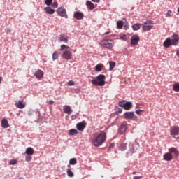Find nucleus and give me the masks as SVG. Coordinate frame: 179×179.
Listing matches in <instances>:
<instances>
[{"instance_id": "4be33fe9", "label": "nucleus", "mask_w": 179, "mask_h": 179, "mask_svg": "<svg viewBox=\"0 0 179 179\" xmlns=\"http://www.w3.org/2000/svg\"><path fill=\"white\" fill-rule=\"evenodd\" d=\"M45 11L46 12V13H48V15H54V13H55V10L51 8V7H45Z\"/></svg>"}, {"instance_id": "20e7f679", "label": "nucleus", "mask_w": 179, "mask_h": 179, "mask_svg": "<svg viewBox=\"0 0 179 179\" xmlns=\"http://www.w3.org/2000/svg\"><path fill=\"white\" fill-rule=\"evenodd\" d=\"M94 86H104L106 85V76L104 74H100L96 76V80L94 79L92 80Z\"/></svg>"}, {"instance_id": "b1692460", "label": "nucleus", "mask_w": 179, "mask_h": 179, "mask_svg": "<svg viewBox=\"0 0 179 179\" xmlns=\"http://www.w3.org/2000/svg\"><path fill=\"white\" fill-rule=\"evenodd\" d=\"M1 127L2 128H9V123L8 122V120L3 119L1 120Z\"/></svg>"}, {"instance_id": "7c9ffc66", "label": "nucleus", "mask_w": 179, "mask_h": 179, "mask_svg": "<svg viewBox=\"0 0 179 179\" xmlns=\"http://www.w3.org/2000/svg\"><path fill=\"white\" fill-rule=\"evenodd\" d=\"M76 163H78V162L76 161V158H71L69 160V164H71V166H75V164H76Z\"/></svg>"}, {"instance_id": "4c0bfd02", "label": "nucleus", "mask_w": 179, "mask_h": 179, "mask_svg": "<svg viewBox=\"0 0 179 179\" xmlns=\"http://www.w3.org/2000/svg\"><path fill=\"white\" fill-rule=\"evenodd\" d=\"M45 3L48 6H50V5H51V3H52V0H45Z\"/></svg>"}, {"instance_id": "c756f323", "label": "nucleus", "mask_w": 179, "mask_h": 179, "mask_svg": "<svg viewBox=\"0 0 179 179\" xmlns=\"http://www.w3.org/2000/svg\"><path fill=\"white\" fill-rule=\"evenodd\" d=\"M120 150L124 152V150H127V143H122L120 145L119 148Z\"/></svg>"}, {"instance_id": "5701e85b", "label": "nucleus", "mask_w": 179, "mask_h": 179, "mask_svg": "<svg viewBox=\"0 0 179 179\" xmlns=\"http://www.w3.org/2000/svg\"><path fill=\"white\" fill-rule=\"evenodd\" d=\"M124 110H131L132 108V103L131 102H126L123 106Z\"/></svg>"}, {"instance_id": "de8ad7c7", "label": "nucleus", "mask_w": 179, "mask_h": 179, "mask_svg": "<svg viewBox=\"0 0 179 179\" xmlns=\"http://www.w3.org/2000/svg\"><path fill=\"white\" fill-rule=\"evenodd\" d=\"M142 178V176H134L133 179H141Z\"/></svg>"}, {"instance_id": "c03bdc74", "label": "nucleus", "mask_w": 179, "mask_h": 179, "mask_svg": "<svg viewBox=\"0 0 179 179\" xmlns=\"http://www.w3.org/2000/svg\"><path fill=\"white\" fill-rule=\"evenodd\" d=\"M141 113H143V110H136V114H137L138 115H139L141 114Z\"/></svg>"}, {"instance_id": "79ce46f5", "label": "nucleus", "mask_w": 179, "mask_h": 179, "mask_svg": "<svg viewBox=\"0 0 179 179\" xmlns=\"http://www.w3.org/2000/svg\"><path fill=\"white\" fill-rule=\"evenodd\" d=\"M125 105V103L122 101L119 102V107H122L124 108V106Z\"/></svg>"}, {"instance_id": "bb28decb", "label": "nucleus", "mask_w": 179, "mask_h": 179, "mask_svg": "<svg viewBox=\"0 0 179 179\" xmlns=\"http://www.w3.org/2000/svg\"><path fill=\"white\" fill-rule=\"evenodd\" d=\"M133 30H134V31H136V30H139V29H141V24H134V25L131 26Z\"/></svg>"}, {"instance_id": "6e6552de", "label": "nucleus", "mask_w": 179, "mask_h": 179, "mask_svg": "<svg viewBox=\"0 0 179 179\" xmlns=\"http://www.w3.org/2000/svg\"><path fill=\"white\" fill-rule=\"evenodd\" d=\"M15 107L17 108H20V110L26 107V102L24 100H19L15 103Z\"/></svg>"}, {"instance_id": "a19ab883", "label": "nucleus", "mask_w": 179, "mask_h": 179, "mask_svg": "<svg viewBox=\"0 0 179 179\" xmlns=\"http://www.w3.org/2000/svg\"><path fill=\"white\" fill-rule=\"evenodd\" d=\"M68 85H69V86H74V85H75V82H73V80H70V81L68 83Z\"/></svg>"}, {"instance_id": "37998d69", "label": "nucleus", "mask_w": 179, "mask_h": 179, "mask_svg": "<svg viewBox=\"0 0 179 179\" xmlns=\"http://www.w3.org/2000/svg\"><path fill=\"white\" fill-rule=\"evenodd\" d=\"M171 13H173V12L171 11V10H168L167 13H166V16H171Z\"/></svg>"}, {"instance_id": "ea45409f", "label": "nucleus", "mask_w": 179, "mask_h": 179, "mask_svg": "<svg viewBox=\"0 0 179 179\" xmlns=\"http://www.w3.org/2000/svg\"><path fill=\"white\" fill-rule=\"evenodd\" d=\"M32 157L30 155L26 156L25 160L26 162H30L31 160Z\"/></svg>"}, {"instance_id": "1a4fd4ad", "label": "nucleus", "mask_w": 179, "mask_h": 179, "mask_svg": "<svg viewBox=\"0 0 179 179\" xmlns=\"http://www.w3.org/2000/svg\"><path fill=\"white\" fill-rule=\"evenodd\" d=\"M171 135H173L174 136L179 135V127L173 126L171 128L170 130Z\"/></svg>"}, {"instance_id": "7ed1b4c3", "label": "nucleus", "mask_w": 179, "mask_h": 179, "mask_svg": "<svg viewBox=\"0 0 179 179\" xmlns=\"http://www.w3.org/2000/svg\"><path fill=\"white\" fill-rule=\"evenodd\" d=\"M70 47L66 45H62L60 46L61 51H64L62 54L63 59H66V61H70L72 59V52L69 50Z\"/></svg>"}, {"instance_id": "4468645a", "label": "nucleus", "mask_w": 179, "mask_h": 179, "mask_svg": "<svg viewBox=\"0 0 179 179\" xmlns=\"http://www.w3.org/2000/svg\"><path fill=\"white\" fill-rule=\"evenodd\" d=\"M148 23H152V21H149V22L147 21L144 23V25L143 27V30L144 31H149V30H152V28L153 27V26L146 25V24H148Z\"/></svg>"}, {"instance_id": "4d7b16f0", "label": "nucleus", "mask_w": 179, "mask_h": 179, "mask_svg": "<svg viewBox=\"0 0 179 179\" xmlns=\"http://www.w3.org/2000/svg\"><path fill=\"white\" fill-rule=\"evenodd\" d=\"M132 174L135 175V174H136V171L132 172Z\"/></svg>"}, {"instance_id": "412c9836", "label": "nucleus", "mask_w": 179, "mask_h": 179, "mask_svg": "<svg viewBox=\"0 0 179 179\" xmlns=\"http://www.w3.org/2000/svg\"><path fill=\"white\" fill-rule=\"evenodd\" d=\"M68 40H69V38H68V36H66V35H61L59 36V41L63 42V43H68Z\"/></svg>"}, {"instance_id": "49530a36", "label": "nucleus", "mask_w": 179, "mask_h": 179, "mask_svg": "<svg viewBox=\"0 0 179 179\" xmlns=\"http://www.w3.org/2000/svg\"><path fill=\"white\" fill-rule=\"evenodd\" d=\"M108 149H114V143L110 144Z\"/></svg>"}, {"instance_id": "58836bf2", "label": "nucleus", "mask_w": 179, "mask_h": 179, "mask_svg": "<svg viewBox=\"0 0 179 179\" xmlns=\"http://www.w3.org/2000/svg\"><path fill=\"white\" fill-rule=\"evenodd\" d=\"M52 8H58V2L54 1L52 4Z\"/></svg>"}, {"instance_id": "13d9d810", "label": "nucleus", "mask_w": 179, "mask_h": 179, "mask_svg": "<svg viewBox=\"0 0 179 179\" xmlns=\"http://www.w3.org/2000/svg\"><path fill=\"white\" fill-rule=\"evenodd\" d=\"M68 167H71V165H68Z\"/></svg>"}, {"instance_id": "dca6fc26", "label": "nucleus", "mask_w": 179, "mask_h": 179, "mask_svg": "<svg viewBox=\"0 0 179 179\" xmlns=\"http://www.w3.org/2000/svg\"><path fill=\"white\" fill-rule=\"evenodd\" d=\"M43 76H44V72H43V71L41 70H38L34 73V76H36L37 79H42Z\"/></svg>"}, {"instance_id": "2f4dec72", "label": "nucleus", "mask_w": 179, "mask_h": 179, "mask_svg": "<svg viewBox=\"0 0 179 179\" xmlns=\"http://www.w3.org/2000/svg\"><path fill=\"white\" fill-rule=\"evenodd\" d=\"M52 59L55 61V59H58V52L55 51L52 54Z\"/></svg>"}, {"instance_id": "3c124183", "label": "nucleus", "mask_w": 179, "mask_h": 179, "mask_svg": "<svg viewBox=\"0 0 179 179\" xmlns=\"http://www.w3.org/2000/svg\"><path fill=\"white\" fill-rule=\"evenodd\" d=\"M6 31L7 34H8V33H10L11 30H10V29H6Z\"/></svg>"}, {"instance_id": "6e6d98bb", "label": "nucleus", "mask_w": 179, "mask_h": 179, "mask_svg": "<svg viewBox=\"0 0 179 179\" xmlns=\"http://www.w3.org/2000/svg\"><path fill=\"white\" fill-rule=\"evenodd\" d=\"M2 82V77H0V83Z\"/></svg>"}, {"instance_id": "f3484780", "label": "nucleus", "mask_w": 179, "mask_h": 179, "mask_svg": "<svg viewBox=\"0 0 179 179\" xmlns=\"http://www.w3.org/2000/svg\"><path fill=\"white\" fill-rule=\"evenodd\" d=\"M164 160H166V162H170L173 160V155L170 154V152H166L164 155Z\"/></svg>"}, {"instance_id": "39448f33", "label": "nucleus", "mask_w": 179, "mask_h": 179, "mask_svg": "<svg viewBox=\"0 0 179 179\" xmlns=\"http://www.w3.org/2000/svg\"><path fill=\"white\" fill-rule=\"evenodd\" d=\"M100 45L108 48V50H110V48L114 47V41L113 39H103L101 41Z\"/></svg>"}, {"instance_id": "f704fd0d", "label": "nucleus", "mask_w": 179, "mask_h": 179, "mask_svg": "<svg viewBox=\"0 0 179 179\" xmlns=\"http://www.w3.org/2000/svg\"><path fill=\"white\" fill-rule=\"evenodd\" d=\"M101 65L97 64L95 67V71H96V72H101Z\"/></svg>"}, {"instance_id": "72a5a7b5", "label": "nucleus", "mask_w": 179, "mask_h": 179, "mask_svg": "<svg viewBox=\"0 0 179 179\" xmlns=\"http://www.w3.org/2000/svg\"><path fill=\"white\" fill-rule=\"evenodd\" d=\"M173 90H174V92H179V84L173 85Z\"/></svg>"}, {"instance_id": "9b49d317", "label": "nucleus", "mask_w": 179, "mask_h": 179, "mask_svg": "<svg viewBox=\"0 0 179 179\" xmlns=\"http://www.w3.org/2000/svg\"><path fill=\"white\" fill-rule=\"evenodd\" d=\"M169 152L172 155V157H178L179 155V151L176 148H169Z\"/></svg>"}, {"instance_id": "aec40b11", "label": "nucleus", "mask_w": 179, "mask_h": 179, "mask_svg": "<svg viewBox=\"0 0 179 179\" xmlns=\"http://www.w3.org/2000/svg\"><path fill=\"white\" fill-rule=\"evenodd\" d=\"M127 128L128 127H127V124H122L119 129L120 134H121L122 135L125 134Z\"/></svg>"}, {"instance_id": "09e8293b", "label": "nucleus", "mask_w": 179, "mask_h": 179, "mask_svg": "<svg viewBox=\"0 0 179 179\" xmlns=\"http://www.w3.org/2000/svg\"><path fill=\"white\" fill-rule=\"evenodd\" d=\"M48 104L52 105V104H54V101H53L52 100H50V101L48 102Z\"/></svg>"}, {"instance_id": "2eb2a0df", "label": "nucleus", "mask_w": 179, "mask_h": 179, "mask_svg": "<svg viewBox=\"0 0 179 179\" xmlns=\"http://www.w3.org/2000/svg\"><path fill=\"white\" fill-rule=\"evenodd\" d=\"M135 143H130L129 145V152L131 153V155H133V153H135V150H136V148H135Z\"/></svg>"}, {"instance_id": "c85d7f7f", "label": "nucleus", "mask_w": 179, "mask_h": 179, "mask_svg": "<svg viewBox=\"0 0 179 179\" xmlns=\"http://www.w3.org/2000/svg\"><path fill=\"white\" fill-rule=\"evenodd\" d=\"M109 71H113L114 68H115V62H109Z\"/></svg>"}, {"instance_id": "603ef678", "label": "nucleus", "mask_w": 179, "mask_h": 179, "mask_svg": "<svg viewBox=\"0 0 179 179\" xmlns=\"http://www.w3.org/2000/svg\"><path fill=\"white\" fill-rule=\"evenodd\" d=\"M117 113L121 114L122 113V109H118Z\"/></svg>"}, {"instance_id": "393cba45", "label": "nucleus", "mask_w": 179, "mask_h": 179, "mask_svg": "<svg viewBox=\"0 0 179 179\" xmlns=\"http://www.w3.org/2000/svg\"><path fill=\"white\" fill-rule=\"evenodd\" d=\"M78 130L75 129H71L69 131V135H70V136H75V135H78Z\"/></svg>"}, {"instance_id": "f8f14e48", "label": "nucleus", "mask_w": 179, "mask_h": 179, "mask_svg": "<svg viewBox=\"0 0 179 179\" xmlns=\"http://www.w3.org/2000/svg\"><path fill=\"white\" fill-rule=\"evenodd\" d=\"M76 128L78 131H83V130L85 129V128H86V122H79L76 124Z\"/></svg>"}, {"instance_id": "423d86ee", "label": "nucleus", "mask_w": 179, "mask_h": 179, "mask_svg": "<svg viewBox=\"0 0 179 179\" xmlns=\"http://www.w3.org/2000/svg\"><path fill=\"white\" fill-rule=\"evenodd\" d=\"M124 118L126 120H132L133 121H136L138 120V117L135 115L134 112H127L124 113Z\"/></svg>"}, {"instance_id": "e433bc0d", "label": "nucleus", "mask_w": 179, "mask_h": 179, "mask_svg": "<svg viewBox=\"0 0 179 179\" xmlns=\"http://www.w3.org/2000/svg\"><path fill=\"white\" fill-rule=\"evenodd\" d=\"M16 163H17V160H16V159H11L9 162V164L10 166H13V165L16 164Z\"/></svg>"}, {"instance_id": "0eeeda50", "label": "nucleus", "mask_w": 179, "mask_h": 179, "mask_svg": "<svg viewBox=\"0 0 179 179\" xmlns=\"http://www.w3.org/2000/svg\"><path fill=\"white\" fill-rule=\"evenodd\" d=\"M57 15L61 16L62 17H65V19H68V15H66V10L64 7H59L57 10Z\"/></svg>"}, {"instance_id": "a878e982", "label": "nucleus", "mask_w": 179, "mask_h": 179, "mask_svg": "<svg viewBox=\"0 0 179 179\" xmlns=\"http://www.w3.org/2000/svg\"><path fill=\"white\" fill-rule=\"evenodd\" d=\"M86 6H87L88 9H90V10H93V9H94V4L90 1H87L86 2Z\"/></svg>"}, {"instance_id": "473e14b6", "label": "nucleus", "mask_w": 179, "mask_h": 179, "mask_svg": "<svg viewBox=\"0 0 179 179\" xmlns=\"http://www.w3.org/2000/svg\"><path fill=\"white\" fill-rule=\"evenodd\" d=\"M129 37L127 36V34H122L120 36V40H124V41H127L128 40Z\"/></svg>"}, {"instance_id": "ddd939ff", "label": "nucleus", "mask_w": 179, "mask_h": 179, "mask_svg": "<svg viewBox=\"0 0 179 179\" xmlns=\"http://www.w3.org/2000/svg\"><path fill=\"white\" fill-rule=\"evenodd\" d=\"M64 113L65 114H68V115H71L72 114V108H71V106L68 105H65L63 106Z\"/></svg>"}, {"instance_id": "a18cd8bd", "label": "nucleus", "mask_w": 179, "mask_h": 179, "mask_svg": "<svg viewBox=\"0 0 179 179\" xmlns=\"http://www.w3.org/2000/svg\"><path fill=\"white\" fill-rule=\"evenodd\" d=\"M125 30H128L129 29V27L128 26V22L126 23V24L124 26Z\"/></svg>"}, {"instance_id": "a211bd4d", "label": "nucleus", "mask_w": 179, "mask_h": 179, "mask_svg": "<svg viewBox=\"0 0 179 179\" xmlns=\"http://www.w3.org/2000/svg\"><path fill=\"white\" fill-rule=\"evenodd\" d=\"M74 17L77 19V20H82L83 19V13L80 12H76L74 13Z\"/></svg>"}, {"instance_id": "864d4df0", "label": "nucleus", "mask_w": 179, "mask_h": 179, "mask_svg": "<svg viewBox=\"0 0 179 179\" xmlns=\"http://www.w3.org/2000/svg\"><path fill=\"white\" fill-rule=\"evenodd\" d=\"M105 35L110 34V31H107L104 33Z\"/></svg>"}, {"instance_id": "f257e3e1", "label": "nucleus", "mask_w": 179, "mask_h": 179, "mask_svg": "<svg viewBox=\"0 0 179 179\" xmlns=\"http://www.w3.org/2000/svg\"><path fill=\"white\" fill-rule=\"evenodd\" d=\"M107 139V134L104 131H101L100 134L94 133L90 138V142L95 146L96 148H99L106 142Z\"/></svg>"}, {"instance_id": "c9c22d12", "label": "nucleus", "mask_w": 179, "mask_h": 179, "mask_svg": "<svg viewBox=\"0 0 179 179\" xmlns=\"http://www.w3.org/2000/svg\"><path fill=\"white\" fill-rule=\"evenodd\" d=\"M67 176L69 177H73V172L70 169H67Z\"/></svg>"}, {"instance_id": "6ab92c4d", "label": "nucleus", "mask_w": 179, "mask_h": 179, "mask_svg": "<svg viewBox=\"0 0 179 179\" xmlns=\"http://www.w3.org/2000/svg\"><path fill=\"white\" fill-rule=\"evenodd\" d=\"M26 155H28V156H33L34 155V149H33L31 147H29L25 150Z\"/></svg>"}, {"instance_id": "5fc2aeb1", "label": "nucleus", "mask_w": 179, "mask_h": 179, "mask_svg": "<svg viewBox=\"0 0 179 179\" xmlns=\"http://www.w3.org/2000/svg\"><path fill=\"white\" fill-rule=\"evenodd\" d=\"M176 55H178V57H179V50H178V51L176 52Z\"/></svg>"}, {"instance_id": "8fccbe9b", "label": "nucleus", "mask_w": 179, "mask_h": 179, "mask_svg": "<svg viewBox=\"0 0 179 179\" xmlns=\"http://www.w3.org/2000/svg\"><path fill=\"white\" fill-rule=\"evenodd\" d=\"M92 2H95L96 3H99V2H100V0H92Z\"/></svg>"}, {"instance_id": "cd10ccee", "label": "nucleus", "mask_w": 179, "mask_h": 179, "mask_svg": "<svg viewBox=\"0 0 179 179\" xmlns=\"http://www.w3.org/2000/svg\"><path fill=\"white\" fill-rule=\"evenodd\" d=\"M117 27L120 29H122V27H124V22H122V21H117Z\"/></svg>"}, {"instance_id": "9d476101", "label": "nucleus", "mask_w": 179, "mask_h": 179, "mask_svg": "<svg viewBox=\"0 0 179 179\" xmlns=\"http://www.w3.org/2000/svg\"><path fill=\"white\" fill-rule=\"evenodd\" d=\"M139 40H141L139 36L136 35H134L131 38V45H138V43H139Z\"/></svg>"}, {"instance_id": "f03ea898", "label": "nucleus", "mask_w": 179, "mask_h": 179, "mask_svg": "<svg viewBox=\"0 0 179 179\" xmlns=\"http://www.w3.org/2000/svg\"><path fill=\"white\" fill-rule=\"evenodd\" d=\"M179 43V36L177 34H173L172 36V39L167 38L164 42V47L169 48L170 45H177Z\"/></svg>"}]
</instances>
